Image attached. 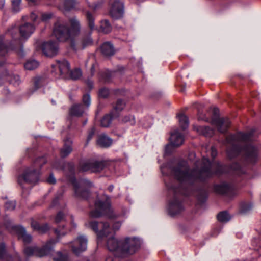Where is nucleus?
I'll return each mask as SVG.
<instances>
[{"mask_svg":"<svg viewBox=\"0 0 261 261\" xmlns=\"http://www.w3.org/2000/svg\"><path fill=\"white\" fill-rule=\"evenodd\" d=\"M195 166V168L190 169L188 163L181 160L171 161L161 166L163 175L173 176L180 183L178 187L166 183L169 194L173 196L167 206L168 214L171 216L179 214L184 209L180 195L188 196L192 194L193 186L198 182L206 181L214 176H221L228 170L221 162H211L205 157L200 162L196 161Z\"/></svg>","mask_w":261,"mask_h":261,"instance_id":"obj_1","label":"nucleus"},{"mask_svg":"<svg viewBox=\"0 0 261 261\" xmlns=\"http://www.w3.org/2000/svg\"><path fill=\"white\" fill-rule=\"evenodd\" d=\"M253 132L248 133H237L235 135L228 136L225 144L227 147V154L229 159H232L240 153L244 155L247 162L254 163L258 160V148L251 143H248L251 140Z\"/></svg>","mask_w":261,"mask_h":261,"instance_id":"obj_2","label":"nucleus"},{"mask_svg":"<svg viewBox=\"0 0 261 261\" xmlns=\"http://www.w3.org/2000/svg\"><path fill=\"white\" fill-rule=\"evenodd\" d=\"M89 226L97 234L98 243L105 239H107V247L108 249L113 253L114 255L118 257H123V240L118 241L115 238L113 234L111 233V229L107 223L96 221H90Z\"/></svg>","mask_w":261,"mask_h":261,"instance_id":"obj_3","label":"nucleus"},{"mask_svg":"<svg viewBox=\"0 0 261 261\" xmlns=\"http://www.w3.org/2000/svg\"><path fill=\"white\" fill-rule=\"evenodd\" d=\"M35 30L34 25L29 22H25L19 27V29L15 26H12L8 29L5 36H10L12 40L9 46L5 44V37L4 35L0 36V56H5L10 50L14 49L15 45L21 46L22 44L21 39H27L33 34Z\"/></svg>","mask_w":261,"mask_h":261,"instance_id":"obj_4","label":"nucleus"},{"mask_svg":"<svg viewBox=\"0 0 261 261\" xmlns=\"http://www.w3.org/2000/svg\"><path fill=\"white\" fill-rule=\"evenodd\" d=\"M81 25L76 17H72L68 22L58 20L54 24L53 35L60 42H65L77 36L81 32Z\"/></svg>","mask_w":261,"mask_h":261,"instance_id":"obj_5","label":"nucleus"},{"mask_svg":"<svg viewBox=\"0 0 261 261\" xmlns=\"http://www.w3.org/2000/svg\"><path fill=\"white\" fill-rule=\"evenodd\" d=\"M54 232L57 236V240L51 239L48 240L46 244L42 247L38 248L36 246L26 247L23 249L24 255L28 257L36 256L43 257L49 255L54 250L55 244L59 240L65 236L68 232L65 224L59 225L57 228L55 229Z\"/></svg>","mask_w":261,"mask_h":261,"instance_id":"obj_6","label":"nucleus"},{"mask_svg":"<svg viewBox=\"0 0 261 261\" xmlns=\"http://www.w3.org/2000/svg\"><path fill=\"white\" fill-rule=\"evenodd\" d=\"M47 162L44 156L37 158L30 167L25 169L23 173L18 178V182L20 185L23 182L35 184L39 180V169Z\"/></svg>","mask_w":261,"mask_h":261,"instance_id":"obj_7","label":"nucleus"},{"mask_svg":"<svg viewBox=\"0 0 261 261\" xmlns=\"http://www.w3.org/2000/svg\"><path fill=\"white\" fill-rule=\"evenodd\" d=\"M103 215L110 218L116 217L111 206L110 198L105 194L97 198L94 208L90 212V216L92 218H98Z\"/></svg>","mask_w":261,"mask_h":261,"instance_id":"obj_8","label":"nucleus"},{"mask_svg":"<svg viewBox=\"0 0 261 261\" xmlns=\"http://www.w3.org/2000/svg\"><path fill=\"white\" fill-rule=\"evenodd\" d=\"M86 17L90 31L88 33L83 35L81 39L77 42L76 44L74 42L71 43V47L74 50L83 49L86 47L91 45L93 43L91 35L92 31L95 29V17L93 14L89 11L86 12Z\"/></svg>","mask_w":261,"mask_h":261,"instance_id":"obj_9","label":"nucleus"},{"mask_svg":"<svg viewBox=\"0 0 261 261\" xmlns=\"http://www.w3.org/2000/svg\"><path fill=\"white\" fill-rule=\"evenodd\" d=\"M70 181L74 190V194L79 198L86 199L89 195V189L92 186V183L86 179L76 180L74 177H71Z\"/></svg>","mask_w":261,"mask_h":261,"instance_id":"obj_10","label":"nucleus"},{"mask_svg":"<svg viewBox=\"0 0 261 261\" xmlns=\"http://www.w3.org/2000/svg\"><path fill=\"white\" fill-rule=\"evenodd\" d=\"M105 167V162L91 159L83 160L80 162L79 169L80 171H90L91 172H99Z\"/></svg>","mask_w":261,"mask_h":261,"instance_id":"obj_11","label":"nucleus"},{"mask_svg":"<svg viewBox=\"0 0 261 261\" xmlns=\"http://www.w3.org/2000/svg\"><path fill=\"white\" fill-rule=\"evenodd\" d=\"M141 240L137 237H127L123 240L124 257L133 254L140 248Z\"/></svg>","mask_w":261,"mask_h":261,"instance_id":"obj_12","label":"nucleus"},{"mask_svg":"<svg viewBox=\"0 0 261 261\" xmlns=\"http://www.w3.org/2000/svg\"><path fill=\"white\" fill-rule=\"evenodd\" d=\"M214 117L212 122L217 127L218 130L221 133L227 132L230 126V122L227 118H217L219 114V110L217 108L213 109Z\"/></svg>","mask_w":261,"mask_h":261,"instance_id":"obj_13","label":"nucleus"},{"mask_svg":"<svg viewBox=\"0 0 261 261\" xmlns=\"http://www.w3.org/2000/svg\"><path fill=\"white\" fill-rule=\"evenodd\" d=\"M87 239L84 236H79L70 243L72 251L76 255H79L87 249Z\"/></svg>","mask_w":261,"mask_h":261,"instance_id":"obj_14","label":"nucleus"},{"mask_svg":"<svg viewBox=\"0 0 261 261\" xmlns=\"http://www.w3.org/2000/svg\"><path fill=\"white\" fill-rule=\"evenodd\" d=\"M58 45L56 41H49L42 44V50L43 54L48 57H53L58 52Z\"/></svg>","mask_w":261,"mask_h":261,"instance_id":"obj_15","label":"nucleus"},{"mask_svg":"<svg viewBox=\"0 0 261 261\" xmlns=\"http://www.w3.org/2000/svg\"><path fill=\"white\" fill-rule=\"evenodd\" d=\"M123 12V3L119 0L115 1L110 10L111 17L114 19H119L122 16Z\"/></svg>","mask_w":261,"mask_h":261,"instance_id":"obj_16","label":"nucleus"},{"mask_svg":"<svg viewBox=\"0 0 261 261\" xmlns=\"http://www.w3.org/2000/svg\"><path fill=\"white\" fill-rule=\"evenodd\" d=\"M0 260L1 261H21L20 256L18 253L14 252L13 255L8 254L5 244L0 243Z\"/></svg>","mask_w":261,"mask_h":261,"instance_id":"obj_17","label":"nucleus"},{"mask_svg":"<svg viewBox=\"0 0 261 261\" xmlns=\"http://www.w3.org/2000/svg\"><path fill=\"white\" fill-rule=\"evenodd\" d=\"M58 67L59 69L60 74L64 78L68 77V74L70 71V64L65 59L57 60L56 65H53V68Z\"/></svg>","mask_w":261,"mask_h":261,"instance_id":"obj_18","label":"nucleus"},{"mask_svg":"<svg viewBox=\"0 0 261 261\" xmlns=\"http://www.w3.org/2000/svg\"><path fill=\"white\" fill-rule=\"evenodd\" d=\"M8 81L10 84L14 86L19 85L21 83V80L18 75L13 73H9L7 71H5L4 73L0 74V85L4 81Z\"/></svg>","mask_w":261,"mask_h":261,"instance_id":"obj_19","label":"nucleus"},{"mask_svg":"<svg viewBox=\"0 0 261 261\" xmlns=\"http://www.w3.org/2000/svg\"><path fill=\"white\" fill-rule=\"evenodd\" d=\"M184 141V136L178 129H175L171 132L170 142L175 147L182 145Z\"/></svg>","mask_w":261,"mask_h":261,"instance_id":"obj_20","label":"nucleus"},{"mask_svg":"<svg viewBox=\"0 0 261 261\" xmlns=\"http://www.w3.org/2000/svg\"><path fill=\"white\" fill-rule=\"evenodd\" d=\"M214 190L218 194L229 196L233 193V188L229 184L222 183L215 185Z\"/></svg>","mask_w":261,"mask_h":261,"instance_id":"obj_21","label":"nucleus"},{"mask_svg":"<svg viewBox=\"0 0 261 261\" xmlns=\"http://www.w3.org/2000/svg\"><path fill=\"white\" fill-rule=\"evenodd\" d=\"M96 143L101 147L107 148L112 145L113 140L107 135L101 134L97 136Z\"/></svg>","mask_w":261,"mask_h":261,"instance_id":"obj_22","label":"nucleus"},{"mask_svg":"<svg viewBox=\"0 0 261 261\" xmlns=\"http://www.w3.org/2000/svg\"><path fill=\"white\" fill-rule=\"evenodd\" d=\"M18 238L22 239L24 243H29L32 241V237L31 235L26 233L25 229L21 226H17L15 227Z\"/></svg>","mask_w":261,"mask_h":261,"instance_id":"obj_23","label":"nucleus"},{"mask_svg":"<svg viewBox=\"0 0 261 261\" xmlns=\"http://www.w3.org/2000/svg\"><path fill=\"white\" fill-rule=\"evenodd\" d=\"M64 146L61 149L60 154L62 158L68 156L72 151V141L67 138L64 141Z\"/></svg>","mask_w":261,"mask_h":261,"instance_id":"obj_24","label":"nucleus"},{"mask_svg":"<svg viewBox=\"0 0 261 261\" xmlns=\"http://www.w3.org/2000/svg\"><path fill=\"white\" fill-rule=\"evenodd\" d=\"M101 52L106 57H110L113 55L115 50L113 45L110 42H105L101 46Z\"/></svg>","mask_w":261,"mask_h":261,"instance_id":"obj_25","label":"nucleus"},{"mask_svg":"<svg viewBox=\"0 0 261 261\" xmlns=\"http://www.w3.org/2000/svg\"><path fill=\"white\" fill-rule=\"evenodd\" d=\"M118 116L117 114H113V112L106 115L103 117L100 121V125L102 127H107L110 126L113 118Z\"/></svg>","mask_w":261,"mask_h":261,"instance_id":"obj_26","label":"nucleus"},{"mask_svg":"<svg viewBox=\"0 0 261 261\" xmlns=\"http://www.w3.org/2000/svg\"><path fill=\"white\" fill-rule=\"evenodd\" d=\"M43 79L40 76L35 77L33 80V87L30 89L28 91V94H33L37 89L40 88L42 85Z\"/></svg>","mask_w":261,"mask_h":261,"instance_id":"obj_27","label":"nucleus"},{"mask_svg":"<svg viewBox=\"0 0 261 261\" xmlns=\"http://www.w3.org/2000/svg\"><path fill=\"white\" fill-rule=\"evenodd\" d=\"M76 2L74 0H63V3L59 6V9L63 11H69L75 6Z\"/></svg>","mask_w":261,"mask_h":261,"instance_id":"obj_28","label":"nucleus"},{"mask_svg":"<svg viewBox=\"0 0 261 261\" xmlns=\"http://www.w3.org/2000/svg\"><path fill=\"white\" fill-rule=\"evenodd\" d=\"M84 111L83 106L80 104L73 105L70 110V114L71 116L80 117L83 114Z\"/></svg>","mask_w":261,"mask_h":261,"instance_id":"obj_29","label":"nucleus"},{"mask_svg":"<svg viewBox=\"0 0 261 261\" xmlns=\"http://www.w3.org/2000/svg\"><path fill=\"white\" fill-rule=\"evenodd\" d=\"M197 131L206 137H211L214 134V130L208 126H197L196 127Z\"/></svg>","mask_w":261,"mask_h":261,"instance_id":"obj_30","label":"nucleus"},{"mask_svg":"<svg viewBox=\"0 0 261 261\" xmlns=\"http://www.w3.org/2000/svg\"><path fill=\"white\" fill-rule=\"evenodd\" d=\"M230 172H233L239 176H240L245 173V171L243 168H242L238 163H233L230 167Z\"/></svg>","mask_w":261,"mask_h":261,"instance_id":"obj_31","label":"nucleus"},{"mask_svg":"<svg viewBox=\"0 0 261 261\" xmlns=\"http://www.w3.org/2000/svg\"><path fill=\"white\" fill-rule=\"evenodd\" d=\"M54 261H69V254L67 253H63L61 251H57L53 256Z\"/></svg>","mask_w":261,"mask_h":261,"instance_id":"obj_32","label":"nucleus"},{"mask_svg":"<svg viewBox=\"0 0 261 261\" xmlns=\"http://www.w3.org/2000/svg\"><path fill=\"white\" fill-rule=\"evenodd\" d=\"M31 226L34 229L37 230L41 233L46 232L49 228L48 224H44L42 225H40L38 223L35 221L32 222Z\"/></svg>","mask_w":261,"mask_h":261,"instance_id":"obj_33","label":"nucleus"},{"mask_svg":"<svg viewBox=\"0 0 261 261\" xmlns=\"http://www.w3.org/2000/svg\"><path fill=\"white\" fill-rule=\"evenodd\" d=\"M39 65V62L34 59L28 60L24 65L26 70H33L36 69Z\"/></svg>","mask_w":261,"mask_h":261,"instance_id":"obj_34","label":"nucleus"},{"mask_svg":"<svg viewBox=\"0 0 261 261\" xmlns=\"http://www.w3.org/2000/svg\"><path fill=\"white\" fill-rule=\"evenodd\" d=\"M178 121L181 128L185 130L189 126L188 117L184 114H179L178 116Z\"/></svg>","mask_w":261,"mask_h":261,"instance_id":"obj_35","label":"nucleus"},{"mask_svg":"<svg viewBox=\"0 0 261 261\" xmlns=\"http://www.w3.org/2000/svg\"><path fill=\"white\" fill-rule=\"evenodd\" d=\"M112 27L109 21L107 20H102L100 23V31L104 33H108L111 32Z\"/></svg>","mask_w":261,"mask_h":261,"instance_id":"obj_36","label":"nucleus"},{"mask_svg":"<svg viewBox=\"0 0 261 261\" xmlns=\"http://www.w3.org/2000/svg\"><path fill=\"white\" fill-rule=\"evenodd\" d=\"M67 214V213L65 210L60 211L55 217V223L57 224L60 223H64Z\"/></svg>","mask_w":261,"mask_h":261,"instance_id":"obj_37","label":"nucleus"},{"mask_svg":"<svg viewBox=\"0 0 261 261\" xmlns=\"http://www.w3.org/2000/svg\"><path fill=\"white\" fill-rule=\"evenodd\" d=\"M253 205L251 202H242L240 206V212L242 214L249 212L252 208Z\"/></svg>","mask_w":261,"mask_h":261,"instance_id":"obj_38","label":"nucleus"},{"mask_svg":"<svg viewBox=\"0 0 261 261\" xmlns=\"http://www.w3.org/2000/svg\"><path fill=\"white\" fill-rule=\"evenodd\" d=\"M217 218L219 221L221 222H227L230 219V217L227 212H222L217 215Z\"/></svg>","mask_w":261,"mask_h":261,"instance_id":"obj_39","label":"nucleus"},{"mask_svg":"<svg viewBox=\"0 0 261 261\" xmlns=\"http://www.w3.org/2000/svg\"><path fill=\"white\" fill-rule=\"evenodd\" d=\"M82 76V71L79 69L76 68L72 71H69L68 77H70L73 80H77Z\"/></svg>","mask_w":261,"mask_h":261,"instance_id":"obj_40","label":"nucleus"},{"mask_svg":"<svg viewBox=\"0 0 261 261\" xmlns=\"http://www.w3.org/2000/svg\"><path fill=\"white\" fill-rule=\"evenodd\" d=\"M114 73V72L110 71L101 72L100 73V77L104 82H108L110 81L111 77L113 75Z\"/></svg>","mask_w":261,"mask_h":261,"instance_id":"obj_41","label":"nucleus"},{"mask_svg":"<svg viewBox=\"0 0 261 261\" xmlns=\"http://www.w3.org/2000/svg\"><path fill=\"white\" fill-rule=\"evenodd\" d=\"M125 103L121 99H118L116 102V106L114 107V110L112 112L115 114V112H119L122 111L125 107Z\"/></svg>","mask_w":261,"mask_h":261,"instance_id":"obj_42","label":"nucleus"},{"mask_svg":"<svg viewBox=\"0 0 261 261\" xmlns=\"http://www.w3.org/2000/svg\"><path fill=\"white\" fill-rule=\"evenodd\" d=\"M22 0H12V10L14 12H18L20 10V4Z\"/></svg>","mask_w":261,"mask_h":261,"instance_id":"obj_43","label":"nucleus"},{"mask_svg":"<svg viewBox=\"0 0 261 261\" xmlns=\"http://www.w3.org/2000/svg\"><path fill=\"white\" fill-rule=\"evenodd\" d=\"M16 206L15 201H9L6 202L5 208L7 211H12Z\"/></svg>","mask_w":261,"mask_h":261,"instance_id":"obj_44","label":"nucleus"},{"mask_svg":"<svg viewBox=\"0 0 261 261\" xmlns=\"http://www.w3.org/2000/svg\"><path fill=\"white\" fill-rule=\"evenodd\" d=\"M122 121L125 123H129L131 125H134L135 123V119L134 116L130 115L124 117Z\"/></svg>","mask_w":261,"mask_h":261,"instance_id":"obj_45","label":"nucleus"},{"mask_svg":"<svg viewBox=\"0 0 261 261\" xmlns=\"http://www.w3.org/2000/svg\"><path fill=\"white\" fill-rule=\"evenodd\" d=\"M83 102L87 107H89L91 103V98L89 94H86L83 95Z\"/></svg>","mask_w":261,"mask_h":261,"instance_id":"obj_46","label":"nucleus"},{"mask_svg":"<svg viewBox=\"0 0 261 261\" xmlns=\"http://www.w3.org/2000/svg\"><path fill=\"white\" fill-rule=\"evenodd\" d=\"M109 94V91L108 89L106 88H101L99 91V96L102 98L107 97Z\"/></svg>","mask_w":261,"mask_h":261,"instance_id":"obj_47","label":"nucleus"},{"mask_svg":"<svg viewBox=\"0 0 261 261\" xmlns=\"http://www.w3.org/2000/svg\"><path fill=\"white\" fill-rule=\"evenodd\" d=\"M173 147L175 146L173 145H172L170 142L169 144H167L165 147V154L167 155L170 154L173 149Z\"/></svg>","mask_w":261,"mask_h":261,"instance_id":"obj_48","label":"nucleus"},{"mask_svg":"<svg viewBox=\"0 0 261 261\" xmlns=\"http://www.w3.org/2000/svg\"><path fill=\"white\" fill-rule=\"evenodd\" d=\"M52 17L51 13H43L41 15V21L46 22L49 20Z\"/></svg>","mask_w":261,"mask_h":261,"instance_id":"obj_49","label":"nucleus"},{"mask_svg":"<svg viewBox=\"0 0 261 261\" xmlns=\"http://www.w3.org/2000/svg\"><path fill=\"white\" fill-rule=\"evenodd\" d=\"M94 133H95L94 128H92L88 133V136L87 138V140H86V145H87L89 143V142L90 141L91 139L93 138V137L94 135Z\"/></svg>","mask_w":261,"mask_h":261,"instance_id":"obj_50","label":"nucleus"},{"mask_svg":"<svg viewBox=\"0 0 261 261\" xmlns=\"http://www.w3.org/2000/svg\"><path fill=\"white\" fill-rule=\"evenodd\" d=\"M30 18V20L31 21H32L34 24L38 23V22H37L38 16L34 12H32L31 13Z\"/></svg>","mask_w":261,"mask_h":261,"instance_id":"obj_51","label":"nucleus"},{"mask_svg":"<svg viewBox=\"0 0 261 261\" xmlns=\"http://www.w3.org/2000/svg\"><path fill=\"white\" fill-rule=\"evenodd\" d=\"M65 168H68L70 173L72 174L74 171V166L72 163H67L65 164Z\"/></svg>","mask_w":261,"mask_h":261,"instance_id":"obj_52","label":"nucleus"},{"mask_svg":"<svg viewBox=\"0 0 261 261\" xmlns=\"http://www.w3.org/2000/svg\"><path fill=\"white\" fill-rule=\"evenodd\" d=\"M121 225V223H120L119 222H116V223H115L113 224V229L110 228L111 229V234H113V230H114V231L118 230L120 228Z\"/></svg>","mask_w":261,"mask_h":261,"instance_id":"obj_53","label":"nucleus"},{"mask_svg":"<svg viewBox=\"0 0 261 261\" xmlns=\"http://www.w3.org/2000/svg\"><path fill=\"white\" fill-rule=\"evenodd\" d=\"M211 155L213 159H214L217 155V151L216 148L214 146L211 147L210 150Z\"/></svg>","mask_w":261,"mask_h":261,"instance_id":"obj_54","label":"nucleus"},{"mask_svg":"<svg viewBox=\"0 0 261 261\" xmlns=\"http://www.w3.org/2000/svg\"><path fill=\"white\" fill-rule=\"evenodd\" d=\"M47 182L51 184L56 183V180L53 174H50L49 176L47 179Z\"/></svg>","mask_w":261,"mask_h":261,"instance_id":"obj_55","label":"nucleus"},{"mask_svg":"<svg viewBox=\"0 0 261 261\" xmlns=\"http://www.w3.org/2000/svg\"><path fill=\"white\" fill-rule=\"evenodd\" d=\"M89 6L94 10H95L98 7V5L95 4L91 5L89 4Z\"/></svg>","mask_w":261,"mask_h":261,"instance_id":"obj_56","label":"nucleus"},{"mask_svg":"<svg viewBox=\"0 0 261 261\" xmlns=\"http://www.w3.org/2000/svg\"><path fill=\"white\" fill-rule=\"evenodd\" d=\"M198 119H199V120H204V121H208V118H206V117H205H205L204 118V117H203L201 116L199 114V116H198Z\"/></svg>","mask_w":261,"mask_h":261,"instance_id":"obj_57","label":"nucleus"},{"mask_svg":"<svg viewBox=\"0 0 261 261\" xmlns=\"http://www.w3.org/2000/svg\"><path fill=\"white\" fill-rule=\"evenodd\" d=\"M58 200V197H56L55 198V199L53 201V206H55L56 204L57 203Z\"/></svg>","mask_w":261,"mask_h":261,"instance_id":"obj_58","label":"nucleus"},{"mask_svg":"<svg viewBox=\"0 0 261 261\" xmlns=\"http://www.w3.org/2000/svg\"><path fill=\"white\" fill-rule=\"evenodd\" d=\"M113 188H114V187L113 185H111L110 186H109L108 189V190L110 191V192H112L113 190Z\"/></svg>","mask_w":261,"mask_h":261,"instance_id":"obj_59","label":"nucleus"},{"mask_svg":"<svg viewBox=\"0 0 261 261\" xmlns=\"http://www.w3.org/2000/svg\"><path fill=\"white\" fill-rule=\"evenodd\" d=\"M87 84L88 85V86L90 87H92V82H90V81H88L87 82Z\"/></svg>","mask_w":261,"mask_h":261,"instance_id":"obj_60","label":"nucleus"},{"mask_svg":"<svg viewBox=\"0 0 261 261\" xmlns=\"http://www.w3.org/2000/svg\"><path fill=\"white\" fill-rule=\"evenodd\" d=\"M71 225L73 228H75L76 227V224L73 221L71 222Z\"/></svg>","mask_w":261,"mask_h":261,"instance_id":"obj_61","label":"nucleus"},{"mask_svg":"<svg viewBox=\"0 0 261 261\" xmlns=\"http://www.w3.org/2000/svg\"><path fill=\"white\" fill-rule=\"evenodd\" d=\"M27 1H28L29 3H35L36 0H26Z\"/></svg>","mask_w":261,"mask_h":261,"instance_id":"obj_62","label":"nucleus"},{"mask_svg":"<svg viewBox=\"0 0 261 261\" xmlns=\"http://www.w3.org/2000/svg\"><path fill=\"white\" fill-rule=\"evenodd\" d=\"M190 156H195V154L194 153H191L190 154Z\"/></svg>","mask_w":261,"mask_h":261,"instance_id":"obj_63","label":"nucleus"},{"mask_svg":"<svg viewBox=\"0 0 261 261\" xmlns=\"http://www.w3.org/2000/svg\"><path fill=\"white\" fill-rule=\"evenodd\" d=\"M108 260H109V261H113V260L110 257L107 259V261H108Z\"/></svg>","mask_w":261,"mask_h":261,"instance_id":"obj_64","label":"nucleus"}]
</instances>
